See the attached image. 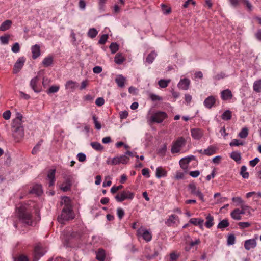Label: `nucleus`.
Wrapping results in <instances>:
<instances>
[{"label": "nucleus", "instance_id": "1", "mask_svg": "<svg viewBox=\"0 0 261 261\" xmlns=\"http://www.w3.org/2000/svg\"><path fill=\"white\" fill-rule=\"evenodd\" d=\"M18 215L19 220L27 225H32V217L31 212L24 206L18 208Z\"/></svg>", "mask_w": 261, "mask_h": 261}, {"label": "nucleus", "instance_id": "2", "mask_svg": "<svg viewBox=\"0 0 261 261\" xmlns=\"http://www.w3.org/2000/svg\"><path fill=\"white\" fill-rule=\"evenodd\" d=\"M74 217L72 209L67 205L63 209L61 215L58 217V220L61 223H64V221L73 219Z\"/></svg>", "mask_w": 261, "mask_h": 261}, {"label": "nucleus", "instance_id": "3", "mask_svg": "<svg viewBox=\"0 0 261 261\" xmlns=\"http://www.w3.org/2000/svg\"><path fill=\"white\" fill-rule=\"evenodd\" d=\"M167 117L168 115L165 112L162 111H158L152 114L151 116L148 118V121L150 123H161L165 119L167 118Z\"/></svg>", "mask_w": 261, "mask_h": 261}, {"label": "nucleus", "instance_id": "4", "mask_svg": "<svg viewBox=\"0 0 261 261\" xmlns=\"http://www.w3.org/2000/svg\"><path fill=\"white\" fill-rule=\"evenodd\" d=\"M134 195V193L129 191H123L117 194L115 198L117 202H121L127 199H133Z\"/></svg>", "mask_w": 261, "mask_h": 261}, {"label": "nucleus", "instance_id": "5", "mask_svg": "<svg viewBox=\"0 0 261 261\" xmlns=\"http://www.w3.org/2000/svg\"><path fill=\"white\" fill-rule=\"evenodd\" d=\"M185 139L182 137H179L175 141L173 142L171 152L172 153L179 152L181 148L185 146Z\"/></svg>", "mask_w": 261, "mask_h": 261}, {"label": "nucleus", "instance_id": "6", "mask_svg": "<svg viewBox=\"0 0 261 261\" xmlns=\"http://www.w3.org/2000/svg\"><path fill=\"white\" fill-rule=\"evenodd\" d=\"M137 236L138 237H142L144 240L146 242H150L152 239V234L148 230L139 228L137 231Z\"/></svg>", "mask_w": 261, "mask_h": 261}, {"label": "nucleus", "instance_id": "7", "mask_svg": "<svg viewBox=\"0 0 261 261\" xmlns=\"http://www.w3.org/2000/svg\"><path fill=\"white\" fill-rule=\"evenodd\" d=\"M22 121H16L14 124L13 122V127L15 128L13 135L15 137L20 138L23 136L24 132L22 127L21 126Z\"/></svg>", "mask_w": 261, "mask_h": 261}, {"label": "nucleus", "instance_id": "8", "mask_svg": "<svg viewBox=\"0 0 261 261\" xmlns=\"http://www.w3.org/2000/svg\"><path fill=\"white\" fill-rule=\"evenodd\" d=\"M64 182L61 185V189L64 192L69 191L72 185V176L70 175H64L63 176Z\"/></svg>", "mask_w": 261, "mask_h": 261}, {"label": "nucleus", "instance_id": "9", "mask_svg": "<svg viewBox=\"0 0 261 261\" xmlns=\"http://www.w3.org/2000/svg\"><path fill=\"white\" fill-rule=\"evenodd\" d=\"M46 252V250L40 245H37L34 249V256L33 261H38Z\"/></svg>", "mask_w": 261, "mask_h": 261}, {"label": "nucleus", "instance_id": "10", "mask_svg": "<svg viewBox=\"0 0 261 261\" xmlns=\"http://www.w3.org/2000/svg\"><path fill=\"white\" fill-rule=\"evenodd\" d=\"M42 72V71H40L38 75L32 79L30 82V86L35 92L38 93L41 91V88L38 86L37 84L40 80L39 77Z\"/></svg>", "mask_w": 261, "mask_h": 261}, {"label": "nucleus", "instance_id": "11", "mask_svg": "<svg viewBox=\"0 0 261 261\" xmlns=\"http://www.w3.org/2000/svg\"><path fill=\"white\" fill-rule=\"evenodd\" d=\"M188 187L192 194L198 196L202 202H204L203 194L199 189L196 188V187L194 184H189Z\"/></svg>", "mask_w": 261, "mask_h": 261}, {"label": "nucleus", "instance_id": "12", "mask_svg": "<svg viewBox=\"0 0 261 261\" xmlns=\"http://www.w3.org/2000/svg\"><path fill=\"white\" fill-rule=\"evenodd\" d=\"M257 236L255 237V238L248 239L244 242V248L246 250H250L251 249H254L256 247L257 243L256 239Z\"/></svg>", "mask_w": 261, "mask_h": 261}, {"label": "nucleus", "instance_id": "13", "mask_svg": "<svg viewBox=\"0 0 261 261\" xmlns=\"http://www.w3.org/2000/svg\"><path fill=\"white\" fill-rule=\"evenodd\" d=\"M192 137L196 140H199L203 135V132L200 128H192L191 129Z\"/></svg>", "mask_w": 261, "mask_h": 261}, {"label": "nucleus", "instance_id": "14", "mask_svg": "<svg viewBox=\"0 0 261 261\" xmlns=\"http://www.w3.org/2000/svg\"><path fill=\"white\" fill-rule=\"evenodd\" d=\"M233 97V94L229 89L223 90L221 92V98L223 100H229Z\"/></svg>", "mask_w": 261, "mask_h": 261}, {"label": "nucleus", "instance_id": "15", "mask_svg": "<svg viewBox=\"0 0 261 261\" xmlns=\"http://www.w3.org/2000/svg\"><path fill=\"white\" fill-rule=\"evenodd\" d=\"M190 84V80L187 78H184L180 80L177 84V86L180 89L186 90L189 88Z\"/></svg>", "mask_w": 261, "mask_h": 261}, {"label": "nucleus", "instance_id": "16", "mask_svg": "<svg viewBox=\"0 0 261 261\" xmlns=\"http://www.w3.org/2000/svg\"><path fill=\"white\" fill-rule=\"evenodd\" d=\"M216 98L214 96H210L207 97L204 101V106L208 108H212L216 103Z\"/></svg>", "mask_w": 261, "mask_h": 261}, {"label": "nucleus", "instance_id": "17", "mask_svg": "<svg viewBox=\"0 0 261 261\" xmlns=\"http://www.w3.org/2000/svg\"><path fill=\"white\" fill-rule=\"evenodd\" d=\"M179 221L178 217L175 215H171L169 217L165 222L166 224L168 226H173Z\"/></svg>", "mask_w": 261, "mask_h": 261}, {"label": "nucleus", "instance_id": "18", "mask_svg": "<svg viewBox=\"0 0 261 261\" xmlns=\"http://www.w3.org/2000/svg\"><path fill=\"white\" fill-rule=\"evenodd\" d=\"M65 86L66 89L69 90L71 92H73L77 87L78 84L76 82L69 80L66 83Z\"/></svg>", "mask_w": 261, "mask_h": 261}, {"label": "nucleus", "instance_id": "19", "mask_svg": "<svg viewBox=\"0 0 261 261\" xmlns=\"http://www.w3.org/2000/svg\"><path fill=\"white\" fill-rule=\"evenodd\" d=\"M32 58L34 59H36L40 55V47L39 45L35 44L31 47V48Z\"/></svg>", "mask_w": 261, "mask_h": 261}, {"label": "nucleus", "instance_id": "20", "mask_svg": "<svg viewBox=\"0 0 261 261\" xmlns=\"http://www.w3.org/2000/svg\"><path fill=\"white\" fill-rule=\"evenodd\" d=\"M242 215H244L243 212L241 211L239 208L234 209L230 214L232 218L236 220H241L242 218Z\"/></svg>", "mask_w": 261, "mask_h": 261}, {"label": "nucleus", "instance_id": "21", "mask_svg": "<svg viewBox=\"0 0 261 261\" xmlns=\"http://www.w3.org/2000/svg\"><path fill=\"white\" fill-rule=\"evenodd\" d=\"M55 173H56V169H51L48 172L47 178L49 180V186H52L55 184Z\"/></svg>", "mask_w": 261, "mask_h": 261}, {"label": "nucleus", "instance_id": "22", "mask_svg": "<svg viewBox=\"0 0 261 261\" xmlns=\"http://www.w3.org/2000/svg\"><path fill=\"white\" fill-rule=\"evenodd\" d=\"M167 174V171L161 166L158 167L156 169L155 176L158 178L166 177Z\"/></svg>", "mask_w": 261, "mask_h": 261}, {"label": "nucleus", "instance_id": "23", "mask_svg": "<svg viewBox=\"0 0 261 261\" xmlns=\"http://www.w3.org/2000/svg\"><path fill=\"white\" fill-rule=\"evenodd\" d=\"M191 160V157L184 158L181 159L179 161V165L180 167L185 170L188 168V164Z\"/></svg>", "mask_w": 261, "mask_h": 261}, {"label": "nucleus", "instance_id": "24", "mask_svg": "<svg viewBox=\"0 0 261 261\" xmlns=\"http://www.w3.org/2000/svg\"><path fill=\"white\" fill-rule=\"evenodd\" d=\"M189 222L195 226H198L201 228L203 226L204 220L202 219L193 218L189 220Z\"/></svg>", "mask_w": 261, "mask_h": 261}, {"label": "nucleus", "instance_id": "25", "mask_svg": "<svg viewBox=\"0 0 261 261\" xmlns=\"http://www.w3.org/2000/svg\"><path fill=\"white\" fill-rule=\"evenodd\" d=\"M125 81L126 79L121 74L117 75L115 79V82L117 85L121 88H122L124 86Z\"/></svg>", "mask_w": 261, "mask_h": 261}, {"label": "nucleus", "instance_id": "26", "mask_svg": "<svg viewBox=\"0 0 261 261\" xmlns=\"http://www.w3.org/2000/svg\"><path fill=\"white\" fill-rule=\"evenodd\" d=\"M217 149L216 147L213 145H211L207 148L203 150L204 155L210 156L214 154L216 152Z\"/></svg>", "mask_w": 261, "mask_h": 261}, {"label": "nucleus", "instance_id": "27", "mask_svg": "<svg viewBox=\"0 0 261 261\" xmlns=\"http://www.w3.org/2000/svg\"><path fill=\"white\" fill-rule=\"evenodd\" d=\"M206 222L205 225L207 228H211L214 225V217L211 215L208 214L206 217Z\"/></svg>", "mask_w": 261, "mask_h": 261}, {"label": "nucleus", "instance_id": "28", "mask_svg": "<svg viewBox=\"0 0 261 261\" xmlns=\"http://www.w3.org/2000/svg\"><path fill=\"white\" fill-rule=\"evenodd\" d=\"M54 56L52 55H48L42 61L43 65H50L53 64Z\"/></svg>", "mask_w": 261, "mask_h": 261}, {"label": "nucleus", "instance_id": "29", "mask_svg": "<svg viewBox=\"0 0 261 261\" xmlns=\"http://www.w3.org/2000/svg\"><path fill=\"white\" fill-rule=\"evenodd\" d=\"M106 257V253L104 250L99 249L96 252V258L98 261H104Z\"/></svg>", "mask_w": 261, "mask_h": 261}, {"label": "nucleus", "instance_id": "30", "mask_svg": "<svg viewBox=\"0 0 261 261\" xmlns=\"http://www.w3.org/2000/svg\"><path fill=\"white\" fill-rule=\"evenodd\" d=\"M12 21L10 20H7L4 21L0 26V31H5L8 30L12 25Z\"/></svg>", "mask_w": 261, "mask_h": 261}, {"label": "nucleus", "instance_id": "31", "mask_svg": "<svg viewBox=\"0 0 261 261\" xmlns=\"http://www.w3.org/2000/svg\"><path fill=\"white\" fill-rule=\"evenodd\" d=\"M156 56L157 54L154 51H151L146 58V62L149 64H151Z\"/></svg>", "mask_w": 261, "mask_h": 261}, {"label": "nucleus", "instance_id": "32", "mask_svg": "<svg viewBox=\"0 0 261 261\" xmlns=\"http://www.w3.org/2000/svg\"><path fill=\"white\" fill-rule=\"evenodd\" d=\"M32 193L35 194L37 195H40L42 193V187L40 185H34L31 191Z\"/></svg>", "mask_w": 261, "mask_h": 261}, {"label": "nucleus", "instance_id": "33", "mask_svg": "<svg viewBox=\"0 0 261 261\" xmlns=\"http://www.w3.org/2000/svg\"><path fill=\"white\" fill-rule=\"evenodd\" d=\"M200 243V241L199 239L195 240L194 241H192L189 243V244L187 243V245L186 246L185 249L186 251H189L192 247L196 245H198Z\"/></svg>", "mask_w": 261, "mask_h": 261}, {"label": "nucleus", "instance_id": "34", "mask_svg": "<svg viewBox=\"0 0 261 261\" xmlns=\"http://www.w3.org/2000/svg\"><path fill=\"white\" fill-rule=\"evenodd\" d=\"M106 163L108 165H115L117 164H119V157H115L113 158H109L106 161Z\"/></svg>", "mask_w": 261, "mask_h": 261}, {"label": "nucleus", "instance_id": "35", "mask_svg": "<svg viewBox=\"0 0 261 261\" xmlns=\"http://www.w3.org/2000/svg\"><path fill=\"white\" fill-rule=\"evenodd\" d=\"M253 89L256 92H261V79L254 82L253 86Z\"/></svg>", "mask_w": 261, "mask_h": 261}, {"label": "nucleus", "instance_id": "36", "mask_svg": "<svg viewBox=\"0 0 261 261\" xmlns=\"http://www.w3.org/2000/svg\"><path fill=\"white\" fill-rule=\"evenodd\" d=\"M232 117V112L230 110H226L221 116V118L224 120H229Z\"/></svg>", "mask_w": 261, "mask_h": 261}, {"label": "nucleus", "instance_id": "37", "mask_svg": "<svg viewBox=\"0 0 261 261\" xmlns=\"http://www.w3.org/2000/svg\"><path fill=\"white\" fill-rule=\"evenodd\" d=\"M240 174L243 178H249V173L247 171V167L245 166H242L241 167Z\"/></svg>", "mask_w": 261, "mask_h": 261}, {"label": "nucleus", "instance_id": "38", "mask_svg": "<svg viewBox=\"0 0 261 261\" xmlns=\"http://www.w3.org/2000/svg\"><path fill=\"white\" fill-rule=\"evenodd\" d=\"M125 60L124 57L122 54H118L115 57V61L117 64H122Z\"/></svg>", "mask_w": 261, "mask_h": 261}, {"label": "nucleus", "instance_id": "39", "mask_svg": "<svg viewBox=\"0 0 261 261\" xmlns=\"http://www.w3.org/2000/svg\"><path fill=\"white\" fill-rule=\"evenodd\" d=\"M229 225L228 221L227 219H224L219 223L217 227L219 229H224L228 227Z\"/></svg>", "mask_w": 261, "mask_h": 261}, {"label": "nucleus", "instance_id": "40", "mask_svg": "<svg viewBox=\"0 0 261 261\" xmlns=\"http://www.w3.org/2000/svg\"><path fill=\"white\" fill-rule=\"evenodd\" d=\"M230 157L237 162H240L241 159L240 153L236 151L232 152L230 154Z\"/></svg>", "mask_w": 261, "mask_h": 261}, {"label": "nucleus", "instance_id": "41", "mask_svg": "<svg viewBox=\"0 0 261 261\" xmlns=\"http://www.w3.org/2000/svg\"><path fill=\"white\" fill-rule=\"evenodd\" d=\"M171 80H160L158 84L160 86L161 88H165L167 87L168 86V84L170 83Z\"/></svg>", "mask_w": 261, "mask_h": 261}, {"label": "nucleus", "instance_id": "42", "mask_svg": "<svg viewBox=\"0 0 261 261\" xmlns=\"http://www.w3.org/2000/svg\"><path fill=\"white\" fill-rule=\"evenodd\" d=\"M92 147L97 151H101L103 149L102 146L97 142H93L90 144Z\"/></svg>", "mask_w": 261, "mask_h": 261}, {"label": "nucleus", "instance_id": "43", "mask_svg": "<svg viewBox=\"0 0 261 261\" xmlns=\"http://www.w3.org/2000/svg\"><path fill=\"white\" fill-rule=\"evenodd\" d=\"M10 38V35H5L0 36V42L2 44L6 45L9 43V40Z\"/></svg>", "mask_w": 261, "mask_h": 261}, {"label": "nucleus", "instance_id": "44", "mask_svg": "<svg viewBox=\"0 0 261 261\" xmlns=\"http://www.w3.org/2000/svg\"><path fill=\"white\" fill-rule=\"evenodd\" d=\"M98 34V31L94 28H91L89 30L87 35L91 38H95Z\"/></svg>", "mask_w": 261, "mask_h": 261}, {"label": "nucleus", "instance_id": "45", "mask_svg": "<svg viewBox=\"0 0 261 261\" xmlns=\"http://www.w3.org/2000/svg\"><path fill=\"white\" fill-rule=\"evenodd\" d=\"M60 89V86L59 85H53L49 87V88L47 90V94L55 93L57 92Z\"/></svg>", "mask_w": 261, "mask_h": 261}, {"label": "nucleus", "instance_id": "46", "mask_svg": "<svg viewBox=\"0 0 261 261\" xmlns=\"http://www.w3.org/2000/svg\"><path fill=\"white\" fill-rule=\"evenodd\" d=\"M248 135V129L247 127L243 128L240 132L239 133L238 136L241 138H245L247 137Z\"/></svg>", "mask_w": 261, "mask_h": 261}, {"label": "nucleus", "instance_id": "47", "mask_svg": "<svg viewBox=\"0 0 261 261\" xmlns=\"http://www.w3.org/2000/svg\"><path fill=\"white\" fill-rule=\"evenodd\" d=\"M118 157L120 164H125L128 163L129 161V158L126 154L122 155Z\"/></svg>", "mask_w": 261, "mask_h": 261}, {"label": "nucleus", "instance_id": "48", "mask_svg": "<svg viewBox=\"0 0 261 261\" xmlns=\"http://www.w3.org/2000/svg\"><path fill=\"white\" fill-rule=\"evenodd\" d=\"M110 49L112 54H115L119 49V45L116 43H112L110 46Z\"/></svg>", "mask_w": 261, "mask_h": 261}, {"label": "nucleus", "instance_id": "49", "mask_svg": "<svg viewBox=\"0 0 261 261\" xmlns=\"http://www.w3.org/2000/svg\"><path fill=\"white\" fill-rule=\"evenodd\" d=\"M20 46L18 42H16L13 44L11 50L13 53H18L20 51Z\"/></svg>", "mask_w": 261, "mask_h": 261}, {"label": "nucleus", "instance_id": "50", "mask_svg": "<svg viewBox=\"0 0 261 261\" xmlns=\"http://www.w3.org/2000/svg\"><path fill=\"white\" fill-rule=\"evenodd\" d=\"M161 8L162 11L164 14H168L171 12V8L167 7L164 4H161Z\"/></svg>", "mask_w": 261, "mask_h": 261}, {"label": "nucleus", "instance_id": "51", "mask_svg": "<svg viewBox=\"0 0 261 261\" xmlns=\"http://www.w3.org/2000/svg\"><path fill=\"white\" fill-rule=\"evenodd\" d=\"M236 238L233 234H230L227 238V244L228 245H233L235 243Z\"/></svg>", "mask_w": 261, "mask_h": 261}, {"label": "nucleus", "instance_id": "52", "mask_svg": "<svg viewBox=\"0 0 261 261\" xmlns=\"http://www.w3.org/2000/svg\"><path fill=\"white\" fill-rule=\"evenodd\" d=\"M92 119L94 121L95 128L97 129H100L101 128V124L98 121L97 118L96 117V116L95 115H93Z\"/></svg>", "mask_w": 261, "mask_h": 261}, {"label": "nucleus", "instance_id": "53", "mask_svg": "<svg viewBox=\"0 0 261 261\" xmlns=\"http://www.w3.org/2000/svg\"><path fill=\"white\" fill-rule=\"evenodd\" d=\"M179 257V255L175 252H172L170 254L169 259L170 261H177Z\"/></svg>", "mask_w": 261, "mask_h": 261}, {"label": "nucleus", "instance_id": "54", "mask_svg": "<svg viewBox=\"0 0 261 261\" xmlns=\"http://www.w3.org/2000/svg\"><path fill=\"white\" fill-rule=\"evenodd\" d=\"M108 38V35L107 34H103L100 37L98 41V43L100 44H104L107 42Z\"/></svg>", "mask_w": 261, "mask_h": 261}, {"label": "nucleus", "instance_id": "55", "mask_svg": "<svg viewBox=\"0 0 261 261\" xmlns=\"http://www.w3.org/2000/svg\"><path fill=\"white\" fill-rule=\"evenodd\" d=\"M232 200L236 203L237 205L240 204L241 205L244 203V201L240 197H234L232 198Z\"/></svg>", "mask_w": 261, "mask_h": 261}, {"label": "nucleus", "instance_id": "56", "mask_svg": "<svg viewBox=\"0 0 261 261\" xmlns=\"http://www.w3.org/2000/svg\"><path fill=\"white\" fill-rule=\"evenodd\" d=\"M239 226L242 228H245L249 227L251 224L248 222H240L238 223Z\"/></svg>", "mask_w": 261, "mask_h": 261}, {"label": "nucleus", "instance_id": "57", "mask_svg": "<svg viewBox=\"0 0 261 261\" xmlns=\"http://www.w3.org/2000/svg\"><path fill=\"white\" fill-rule=\"evenodd\" d=\"M243 143L242 142H240L239 140L237 139H233L232 140V141L230 143V146H239V145H242Z\"/></svg>", "mask_w": 261, "mask_h": 261}, {"label": "nucleus", "instance_id": "58", "mask_svg": "<svg viewBox=\"0 0 261 261\" xmlns=\"http://www.w3.org/2000/svg\"><path fill=\"white\" fill-rule=\"evenodd\" d=\"M167 150V146L164 145L161 148H160L159 150L158 153L162 156H164L165 155L166 152Z\"/></svg>", "mask_w": 261, "mask_h": 261}, {"label": "nucleus", "instance_id": "59", "mask_svg": "<svg viewBox=\"0 0 261 261\" xmlns=\"http://www.w3.org/2000/svg\"><path fill=\"white\" fill-rule=\"evenodd\" d=\"M105 103V100L102 97H99L96 99L95 101V104L97 106H102Z\"/></svg>", "mask_w": 261, "mask_h": 261}, {"label": "nucleus", "instance_id": "60", "mask_svg": "<svg viewBox=\"0 0 261 261\" xmlns=\"http://www.w3.org/2000/svg\"><path fill=\"white\" fill-rule=\"evenodd\" d=\"M259 159L258 158H255L254 159L249 161V165L250 166L254 167L259 162Z\"/></svg>", "mask_w": 261, "mask_h": 261}, {"label": "nucleus", "instance_id": "61", "mask_svg": "<svg viewBox=\"0 0 261 261\" xmlns=\"http://www.w3.org/2000/svg\"><path fill=\"white\" fill-rule=\"evenodd\" d=\"M77 159L80 162H84L86 160V155L83 153H79L77 155Z\"/></svg>", "mask_w": 261, "mask_h": 261}, {"label": "nucleus", "instance_id": "62", "mask_svg": "<svg viewBox=\"0 0 261 261\" xmlns=\"http://www.w3.org/2000/svg\"><path fill=\"white\" fill-rule=\"evenodd\" d=\"M117 214L120 219H121L124 215V212L123 209L118 208L117 210Z\"/></svg>", "mask_w": 261, "mask_h": 261}, {"label": "nucleus", "instance_id": "63", "mask_svg": "<svg viewBox=\"0 0 261 261\" xmlns=\"http://www.w3.org/2000/svg\"><path fill=\"white\" fill-rule=\"evenodd\" d=\"M25 58L23 57H21L18 58L15 63V65H23L25 62Z\"/></svg>", "mask_w": 261, "mask_h": 261}, {"label": "nucleus", "instance_id": "64", "mask_svg": "<svg viewBox=\"0 0 261 261\" xmlns=\"http://www.w3.org/2000/svg\"><path fill=\"white\" fill-rule=\"evenodd\" d=\"M120 118L121 119H125L128 115V113L127 111H121L119 113Z\"/></svg>", "mask_w": 261, "mask_h": 261}]
</instances>
